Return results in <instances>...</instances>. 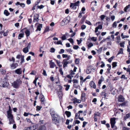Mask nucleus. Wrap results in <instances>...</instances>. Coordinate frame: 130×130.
I'll list each match as a JSON object with an SVG mask.
<instances>
[{
    "label": "nucleus",
    "mask_w": 130,
    "mask_h": 130,
    "mask_svg": "<svg viewBox=\"0 0 130 130\" xmlns=\"http://www.w3.org/2000/svg\"><path fill=\"white\" fill-rule=\"evenodd\" d=\"M58 86L59 88L58 90L59 91L58 92H62L61 90L62 88V87L61 85H58Z\"/></svg>",
    "instance_id": "45"
},
{
    "label": "nucleus",
    "mask_w": 130,
    "mask_h": 130,
    "mask_svg": "<svg viewBox=\"0 0 130 130\" xmlns=\"http://www.w3.org/2000/svg\"><path fill=\"white\" fill-rule=\"evenodd\" d=\"M93 46V44L92 43H90L88 45V48H89L91 47L92 46Z\"/></svg>",
    "instance_id": "52"
},
{
    "label": "nucleus",
    "mask_w": 130,
    "mask_h": 130,
    "mask_svg": "<svg viewBox=\"0 0 130 130\" xmlns=\"http://www.w3.org/2000/svg\"><path fill=\"white\" fill-rule=\"evenodd\" d=\"M88 123L86 121H84L83 122V124L82 126L83 127H85L86 125Z\"/></svg>",
    "instance_id": "50"
},
{
    "label": "nucleus",
    "mask_w": 130,
    "mask_h": 130,
    "mask_svg": "<svg viewBox=\"0 0 130 130\" xmlns=\"http://www.w3.org/2000/svg\"><path fill=\"white\" fill-rule=\"evenodd\" d=\"M89 85L91 88L94 89L96 88V86L95 83L93 81H91L89 83Z\"/></svg>",
    "instance_id": "9"
},
{
    "label": "nucleus",
    "mask_w": 130,
    "mask_h": 130,
    "mask_svg": "<svg viewBox=\"0 0 130 130\" xmlns=\"http://www.w3.org/2000/svg\"><path fill=\"white\" fill-rule=\"evenodd\" d=\"M79 48V46L78 45H74L73 46V48L75 50H77Z\"/></svg>",
    "instance_id": "57"
},
{
    "label": "nucleus",
    "mask_w": 130,
    "mask_h": 130,
    "mask_svg": "<svg viewBox=\"0 0 130 130\" xmlns=\"http://www.w3.org/2000/svg\"><path fill=\"white\" fill-rule=\"evenodd\" d=\"M101 115L100 113L98 112H95L94 113V116H100Z\"/></svg>",
    "instance_id": "39"
},
{
    "label": "nucleus",
    "mask_w": 130,
    "mask_h": 130,
    "mask_svg": "<svg viewBox=\"0 0 130 130\" xmlns=\"http://www.w3.org/2000/svg\"><path fill=\"white\" fill-rule=\"evenodd\" d=\"M91 39L92 40L94 41H95L96 40V38L94 37H93L91 38Z\"/></svg>",
    "instance_id": "64"
},
{
    "label": "nucleus",
    "mask_w": 130,
    "mask_h": 130,
    "mask_svg": "<svg viewBox=\"0 0 130 130\" xmlns=\"http://www.w3.org/2000/svg\"><path fill=\"white\" fill-rule=\"evenodd\" d=\"M42 107L41 106H36V110L37 111H39L42 108Z\"/></svg>",
    "instance_id": "33"
},
{
    "label": "nucleus",
    "mask_w": 130,
    "mask_h": 130,
    "mask_svg": "<svg viewBox=\"0 0 130 130\" xmlns=\"http://www.w3.org/2000/svg\"><path fill=\"white\" fill-rule=\"evenodd\" d=\"M52 60L50 61V63L49 64L50 65V67L51 68H53L55 66H56V65L55 64V63L54 62H52Z\"/></svg>",
    "instance_id": "13"
},
{
    "label": "nucleus",
    "mask_w": 130,
    "mask_h": 130,
    "mask_svg": "<svg viewBox=\"0 0 130 130\" xmlns=\"http://www.w3.org/2000/svg\"><path fill=\"white\" fill-rule=\"evenodd\" d=\"M64 50L63 49H62L60 50V51L59 52V53L60 54L62 53H64Z\"/></svg>",
    "instance_id": "60"
},
{
    "label": "nucleus",
    "mask_w": 130,
    "mask_h": 130,
    "mask_svg": "<svg viewBox=\"0 0 130 130\" xmlns=\"http://www.w3.org/2000/svg\"><path fill=\"white\" fill-rule=\"evenodd\" d=\"M76 98H74L72 100L73 101V103L74 104H75V103H79V102H78Z\"/></svg>",
    "instance_id": "27"
},
{
    "label": "nucleus",
    "mask_w": 130,
    "mask_h": 130,
    "mask_svg": "<svg viewBox=\"0 0 130 130\" xmlns=\"http://www.w3.org/2000/svg\"><path fill=\"white\" fill-rule=\"evenodd\" d=\"M86 94L85 93H82L81 99L82 101L83 102H84L85 101L86 99Z\"/></svg>",
    "instance_id": "11"
},
{
    "label": "nucleus",
    "mask_w": 130,
    "mask_h": 130,
    "mask_svg": "<svg viewBox=\"0 0 130 130\" xmlns=\"http://www.w3.org/2000/svg\"><path fill=\"white\" fill-rule=\"evenodd\" d=\"M123 49L122 48H120L119 50V52L117 55L119 54H122L123 53Z\"/></svg>",
    "instance_id": "38"
},
{
    "label": "nucleus",
    "mask_w": 130,
    "mask_h": 130,
    "mask_svg": "<svg viewBox=\"0 0 130 130\" xmlns=\"http://www.w3.org/2000/svg\"><path fill=\"white\" fill-rule=\"evenodd\" d=\"M42 24H39L37 27V28L36 30V31H37L38 30L40 31L41 30V29L42 28Z\"/></svg>",
    "instance_id": "15"
},
{
    "label": "nucleus",
    "mask_w": 130,
    "mask_h": 130,
    "mask_svg": "<svg viewBox=\"0 0 130 130\" xmlns=\"http://www.w3.org/2000/svg\"><path fill=\"white\" fill-rule=\"evenodd\" d=\"M111 69V68H108L107 69V71H106V73L108 74H109L110 73V70Z\"/></svg>",
    "instance_id": "54"
},
{
    "label": "nucleus",
    "mask_w": 130,
    "mask_h": 130,
    "mask_svg": "<svg viewBox=\"0 0 130 130\" xmlns=\"http://www.w3.org/2000/svg\"><path fill=\"white\" fill-rule=\"evenodd\" d=\"M117 24L116 22H115L112 24V26L114 28H116L117 27Z\"/></svg>",
    "instance_id": "46"
},
{
    "label": "nucleus",
    "mask_w": 130,
    "mask_h": 130,
    "mask_svg": "<svg viewBox=\"0 0 130 130\" xmlns=\"http://www.w3.org/2000/svg\"><path fill=\"white\" fill-rule=\"evenodd\" d=\"M22 84V81L20 79H17L15 80L11 84V85L13 87L15 88H19Z\"/></svg>",
    "instance_id": "1"
},
{
    "label": "nucleus",
    "mask_w": 130,
    "mask_h": 130,
    "mask_svg": "<svg viewBox=\"0 0 130 130\" xmlns=\"http://www.w3.org/2000/svg\"><path fill=\"white\" fill-rule=\"evenodd\" d=\"M64 86L65 87H66V88H65L66 91L68 90L70 87V85H64Z\"/></svg>",
    "instance_id": "31"
},
{
    "label": "nucleus",
    "mask_w": 130,
    "mask_h": 130,
    "mask_svg": "<svg viewBox=\"0 0 130 130\" xmlns=\"http://www.w3.org/2000/svg\"><path fill=\"white\" fill-rule=\"evenodd\" d=\"M69 63L68 61H66L64 62L63 64V67L64 68L66 67L67 66V65Z\"/></svg>",
    "instance_id": "43"
},
{
    "label": "nucleus",
    "mask_w": 130,
    "mask_h": 130,
    "mask_svg": "<svg viewBox=\"0 0 130 130\" xmlns=\"http://www.w3.org/2000/svg\"><path fill=\"white\" fill-rule=\"evenodd\" d=\"M24 34L21 33H20L19 34L18 38L19 39H21V38L24 37Z\"/></svg>",
    "instance_id": "29"
},
{
    "label": "nucleus",
    "mask_w": 130,
    "mask_h": 130,
    "mask_svg": "<svg viewBox=\"0 0 130 130\" xmlns=\"http://www.w3.org/2000/svg\"><path fill=\"white\" fill-rule=\"evenodd\" d=\"M116 123V118H111L110 119V123L111 127L113 128Z\"/></svg>",
    "instance_id": "6"
},
{
    "label": "nucleus",
    "mask_w": 130,
    "mask_h": 130,
    "mask_svg": "<svg viewBox=\"0 0 130 130\" xmlns=\"http://www.w3.org/2000/svg\"><path fill=\"white\" fill-rule=\"evenodd\" d=\"M124 42L123 41L122 42L120 43V45L121 47H124Z\"/></svg>",
    "instance_id": "49"
},
{
    "label": "nucleus",
    "mask_w": 130,
    "mask_h": 130,
    "mask_svg": "<svg viewBox=\"0 0 130 130\" xmlns=\"http://www.w3.org/2000/svg\"><path fill=\"white\" fill-rule=\"evenodd\" d=\"M52 120L54 123L56 124H59L61 121H63V119L57 115L52 117Z\"/></svg>",
    "instance_id": "2"
},
{
    "label": "nucleus",
    "mask_w": 130,
    "mask_h": 130,
    "mask_svg": "<svg viewBox=\"0 0 130 130\" xmlns=\"http://www.w3.org/2000/svg\"><path fill=\"white\" fill-rule=\"evenodd\" d=\"M7 117H12L13 115L12 114V111H8L7 112Z\"/></svg>",
    "instance_id": "17"
},
{
    "label": "nucleus",
    "mask_w": 130,
    "mask_h": 130,
    "mask_svg": "<svg viewBox=\"0 0 130 130\" xmlns=\"http://www.w3.org/2000/svg\"><path fill=\"white\" fill-rule=\"evenodd\" d=\"M50 113L52 117H53L54 116L56 115L55 113V111H54V110H51V109L50 110Z\"/></svg>",
    "instance_id": "22"
},
{
    "label": "nucleus",
    "mask_w": 130,
    "mask_h": 130,
    "mask_svg": "<svg viewBox=\"0 0 130 130\" xmlns=\"http://www.w3.org/2000/svg\"><path fill=\"white\" fill-rule=\"evenodd\" d=\"M117 62H112V68H114L116 67V66H117Z\"/></svg>",
    "instance_id": "24"
},
{
    "label": "nucleus",
    "mask_w": 130,
    "mask_h": 130,
    "mask_svg": "<svg viewBox=\"0 0 130 130\" xmlns=\"http://www.w3.org/2000/svg\"><path fill=\"white\" fill-rule=\"evenodd\" d=\"M43 72L42 73L43 75L44 76H47V74L46 73V71L44 69H43Z\"/></svg>",
    "instance_id": "47"
},
{
    "label": "nucleus",
    "mask_w": 130,
    "mask_h": 130,
    "mask_svg": "<svg viewBox=\"0 0 130 130\" xmlns=\"http://www.w3.org/2000/svg\"><path fill=\"white\" fill-rule=\"evenodd\" d=\"M9 119V123L11 124L14 122V120L13 119V116L12 117H7Z\"/></svg>",
    "instance_id": "18"
},
{
    "label": "nucleus",
    "mask_w": 130,
    "mask_h": 130,
    "mask_svg": "<svg viewBox=\"0 0 130 130\" xmlns=\"http://www.w3.org/2000/svg\"><path fill=\"white\" fill-rule=\"evenodd\" d=\"M6 71L5 70H3L2 71H1V73L3 74H5L6 73Z\"/></svg>",
    "instance_id": "63"
},
{
    "label": "nucleus",
    "mask_w": 130,
    "mask_h": 130,
    "mask_svg": "<svg viewBox=\"0 0 130 130\" xmlns=\"http://www.w3.org/2000/svg\"><path fill=\"white\" fill-rule=\"evenodd\" d=\"M65 113L68 118L70 117L71 115V112L69 111H66L65 112Z\"/></svg>",
    "instance_id": "19"
},
{
    "label": "nucleus",
    "mask_w": 130,
    "mask_h": 130,
    "mask_svg": "<svg viewBox=\"0 0 130 130\" xmlns=\"http://www.w3.org/2000/svg\"><path fill=\"white\" fill-rule=\"evenodd\" d=\"M18 66V64L17 63H13L10 65L11 68L12 69L16 68Z\"/></svg>",
    "instance_id": "12"
},
{
    "label": "nucleus",
    "mask_w": 130,
    "mask_h": 130,
    "mask_svg": "<svg viewBox=\"0 0 130 130\" xmlns=\"http://www.w3.org/2000/svg\"><path fill=\"white\" fill-rule=\"evenodd\" d=\"M130 117V114L129 113H128L126 114V116L124 117V118L125 120H126L127 118H129Z\"/></svg>",
    "instance_id": "40"
},
{
    "label": "nucleus",
    "mask_w": 130,
    "mask_h": 130,
    "mask_svg": "<svg viewBox=\"0 0 130 130\" xmlns=\"http://www.w3.org/2000/svg\"><path fill=\"white\" fill-rule=\"evenodd\" d=\"M79 61L80 59L79 58H76L75 61V63L76 64H79Z\"/></svg>",
    "instance_id": "35"
},
{
    "label": "nucleus",
    "mask_w": 130,
    "mask_h": 130,
    "mask_svg": "<svg viewBox=\"0 0 130 130\" xmlns=\"http://www.w3.org/2000/svg\"><path fill=\"white\" fill-rule=\"evenodd\" d=\"M50 30L49 27L48 26H47L45 28L43 33H44L48 32Z\"/></svg>",
    "instance_id": "25"
},
{
    "label": "nucleus",
    "mask_w": 130,
    "mask_h": 130,
    "mask_svg": "<svg viewBox=\"0 0 130 130\" xmlns=\"http://www.w3.org/2000/svg\"><path fill=\"white\" fill-rule=\"evenodd\" d=\"M97 28H98V29H101L102 28V26L101 25H99Z\"/></svg>",
    "instance_id": "62"
},
{
    "label": "nucleus",
    "mask_w": 130,
    "mask_h": 130,
    "mask_svg": "<svg viewBox=\"0 0 130 130\" xmlns=\"http://www.w3.org/2000/svg\"><path fill=\"white\" fill-rule=\"evenodd\" d=\"M127 102L126 101L123 102V103H122L120 104L119 106H123L125 105L127 103Z\"/></svg>",
    "instance_id": "34"
},
{
    "label": "nucleus",
    "mask_w": 130,
    "mask_h": 130,
    "mask_svg": "<svg viewBox=\"0 0 130 130\" xmlns=\"http://www.w3.org/2000/svg\"><path fill=\"white\" fill-rule=\"evenodd\" d=\"M79 3V1H78L75 3H71L70 5V7L72 8H74V6H78Z\"/></svg>",
    "instance_id": "7"
},
{
    "label": "nucleus",
    "mask_w": 130,
    "mask_h": 130,
    "mask_svg": "<svg viewBox=\"0 0 130 130\" xmlns=\"http://www.w3.org/2000/svg\"><path fill=\"white\" fill-rule=\"evenodd\" d=\"M25 33L26 37H27L29 36L30 34V31L29 30L27 29H26L25 31Z\"/></svg>",
    "instance_id": "20"
},
{
    "label": "nucleus",
    "mask_w": 130,
    "mask_h": 130,
    "mask_svg": "<svg viewBox=\"0 0 130 130\" xmlns=\"http://www.w3.org/2000/svg\"><path fill=\"white\" fill-rule=\"evenodd\" d=\"M61 39L62 40H64L66 39V37L65 35H63L61 37Z\"/></svg>",
    "instance_id": "56"
},
{
    "label": "nucleus",
    "mask_w": 130,
    "mask_h": 130,
    "mask_svg": "<svg viewBox=\"0 0 130 130\" xmlns=\"http://www.w3.org/2000/svg\"><path fill=\"white\" fill-rule=\"evenodd\" d=\"M80 116V114L78 113V112L76 113L75 115V119L76 118L77 119H78V117H79Z\"/></svg>",
    "instance_id": "32"
},
{
    "label": "nucleus",
    "mask_w": 130,
    "mask_h": 130,
    "mask_svg": "<svg viewBox=\"0 0 130 130\" xmlns=\"http://www.w3.org/2000/svg\"><path fill=\"white\" fill-rule=\"evenodd\" d=\"M130 10V5L126 6L124 9V11L126 12Z\"/></svg>",
    "instance_id": "16"
},
{
    "label": "nucleus",
    "mask_w": 130,
    "mask_h": 130,
    "mask_svg": "<svg viewBox=\"0 0 130 130\" xmlns=\"http://www.w3.org/2000/svg\"><path fill=\"white\" fill-rule=\"evenodd\" d=\"M101 79H100L98 82V84L99 86H100V85L101 84L102 82L104 81V79L103 78V79H102V78H103V76H102L101 77Z\"/></svg>",
    "instance_id": "26"
},
{
    "label": "nucleus",
    "mask_w": 130,
    "mask_h": 130,
    "mask_svg": "<svg viewBox=\"0 0 130 130\" xmlns=\"http://www.w3.org/2000/svg\"><path fill=\"white\" fill-rule=\"evenodd\" d=\"M69 41L72 44H73L74 43L73 40V39L70 38L68 39Z\"/></svg>",
    "instance_id": "44"
},
{
    "label": "nucleus",
    "mask_w": 130,
    "mask_h": 130,
    "mask_svg": "<svg viewBox=\"0 0 130 130\" xmlns=\"http://www.w3.org/2000/svg\"><path fill=\"white\" fill-rule=\"evenodd\" d=\"M86 26L85 25H82L81 26V29L82 30H84L86 28Z\"/></svg>",
    "instance_id": "53"
},
{
    "label": "nucleus",
    "mask_w": 130,
    "mask_h": 130,
    "mask_svg": "<svg viewBox=\"0 0 130 130\" xmlns=\"http://www.w3.org/2000/svg\"><path fill=\"white\" fill-rule=\"evenodd\" d=\"M2 87L3 88H8L9 87V84L7 80L4 79L2 81Z\"/></svg>",
    "instance_id": "3"
},
{
    "label": "nucleus",
    "mask_w": 130,
    "mask_h": 130,
    "mask_svg": "<svg viewBox=\"0 0 130 130\" xmlns=\"http://www.w3.org/2000/svg\"><path fill=\"white\" fill-rule=\"evenodd\" d=\"M23 51L24 53H26L28 52L29 49L27 47H26L23 49Z\"/></svg>",
    "instance_id": "23"
},
{
    "label": "nucleus",
    "mask_w": 130,
    "mask_h": 130,
    "mask_svg": "<svg viewBox=\"0 0 130 130\" xmlns=\"http://www.w3.org/2000/svg\"><path fill=\"white\" fill-rule=\"evenodd\" d=\"M46 128L44 125H41L39 126V129L37 130H46Z\"/></svg>",
    "instance_id": "14"
},
{
    "label": "nucleus",
    "mask_w": 130,
    "mask_h": 130,
    "mask_svg": "<svg viewBox=\"0 0 130 130\" xmlns=\"http://www.w3.org/2000/svg\"><path fill=\"white\" fill-rule=\"evenodd\" d=\"M4 14L7 16L9 15L10 13L8 12V11L6 10H4Z\"/></svg>",
    "instance_id": "37"
},
{
    "label": "nucleus",
    "mask_w": 130,
    "mask_h": 130,
    "mask_svg": "<svg viewBox=\"0 0 130 130\" xmlns=\"http://www.w3.org/2000/svg\"><path fill=\"white\" fill-rule=\"evenodd\" d=\"M39 99H40V101L41 102V104L45 105V103L46 101L44 96L42 93H41L40 94Z\"/></svg>",
    "instance_id": "5"
},
{
    "label": "nucleus",
    "mask_w": 130,
    "mask_h": 130,
    "mask_svg": "<svg viewBox=\"0 0 130 130\" xmlns=\"http://www.w3.org/2000/svg\"><path fill=\"white\" fill-rule=\"evenodd\" d=\"M8 30H6L5 32H4L3 33V36H6L8 35Z\"/></svg>",
    "instance_id": "41"
},
{
    "label": "nucleus",
    "mask_w": 130,
    "mask_h": 130,
    "mask_svg": "<svg viewBox=\"0 0 130 130\" xmlns=\"http://www.w3.org/2000/svg\"><path fill=\"white\" fill-rule=\"evenodd\" d=\"M55 51V49L54 48L52 47L50 49V52L51 53H54Z\"/></svg>",
    "instance_id": "51"
},
{
    "label": "nucleus",
    "mask_w": 130,
    "mask_h": 130,
    "mask_svg": "<svg viewBox=\"0 0 130 130\" xmlns=\"http://www.w3.org/2000/svg\"><path fill=\"white\" fill-rule=\"evenodd\" d=\"M57 94L59 98H61L63 95L62 92H58L57 93Z\"/></svg>",
    "instance_id": "28"
},
{
    "label": "nucleus",
    "mask_w": 130,
    "mask_h": 130,
    "mask_svg": "<svg viewBox=\"0 0 130 130\" xmlns=\"http://www.w3.org/2000/svg\"><path fill=\"white\" fill-rule=\"evenodd\" d=\"M37 7L38 8L41 9L43 8L44 7V6L42 5H41L40 6H37Z\"/></svg>",
    "instance_id": "55"
},
{
    "label": "nucleus",
    "mask_w": 130,
    "mask_h": 130,
    "mask_svg": "<svg viewBox=\"0 0 130 130\" xmlns=\"http://www.w3.org/2000/svg\"><path fill=\"white\" fill-rule=\"evenodd\" d=\"M26 28H25L23 29H21L20 31V32H21V34H23L24 35V30L26 29Z\"/></svg>",
    "instance_id": "61"
},
{
    "label": "nucleus",
    "mask_w": 130,
    "mask_h": 130,
    "mask_svg": "<svg viewBox=\"0 0 130 130\" xmlns=\"http://www.w3.org/2000/svg\"><path fill=\"white\" fill-rule=\"evenodd\" d=\"M70 74L71 76H73L72 75L75 74V73L73 71L71 70L70 71Z\"/></svg>",
    "instance_id": "48"
},
{
    "label": "nucleus",
    "mask_w": 130,
    "mask_h": 130,
    "mask_svg": "<svg viewBox=\"0 0 130 130\" xmlns=\"http://www.w3.org/2000/svg\"><path fill=\"white\" fill-rule=\"evenodd\" d=\"M62 68H60L59 70V71L61 75L62 76H63V72L62 71Z\"/></svg>",
    "instance_id": "42"
},
{
    "label": "nucleus",
    "mask_w": 130,
    "mask_h": 130,
    "mask_svg": "<svg viewBox=\"0 0 130 130\" xmlns=\"http://www.w3.org/2000/svg\"><path fill=\"white\" fill-rule=\"evenodd\" d=\"M70 20V17H66L62 20V23L61 24V26H63L67 24L69 22Z\"/></svg>",
    "instance_id": "4"
},
{
    "label": "nucleus",
    "mask_w": 130,
    "mask_h": 130,
    "mask_svg": "<svg viewBox=\"0 0 130 130\" xmlns=\"http://www.w3.org/2000/svg\"><path fill=\"white\" fill-rule=\"evenodd\" d=\"M125 98L122 95H119L118 97V100L120 102H123L124 101Z\"/></svg>",
    "instance_id": "8"
},
{
    "label": "nucleus",
    "mask_w": 130,
    "mask_h": 130,
    "mask_svg": "<svg viewBox=\"0 0 130 130\" xmlns=\"http://www.w3.org/2000/svg\"><path fill=\"white\" fill-rule=\"evenodd\" d=\"M15 73L18 74H21L22 72V71L21 70V68L18 69H16L14 71Z\"/></svg>",
    "instance_id": "10"
},
{
    "label": "nucleus",
    "mask_w": 130,
    "mask_h": 130,
    "mask_svg": "<svg viewBox=\"0 0 130 130\" xmlns=\"http://www.w3.org/2000/svg\"><path fill=\"white\" fill-rule=\"evenodd\" d=\"M71 75L70 74L68 75L67 76V77L70 79H72V77H73V76H71Z\"/></svg>",
    "instance_id": "58"
},
{
    "label": "nucleus",
    "mask_w": 130,
    "mask_h": 130,
    "mask_svg": "<svg viewBox=\"0 0 130 130\" xmlns=\"http://www.w3.org/2000/svg\"><path fill=\"white\" fill-rule=\"evenodd\" d=\"M36 126L35 125H33L29 127L30 128V130H35L36 128Z\"/></svg>",
    "instance_id": "30"
},
{
    "label": "nucleus",
    "mask_w": 130,
    "mask_h": 130,
    "mask_svg": "<svg viewBox=\"0 0 130 130\" xmlns=\"http://www.w3.org/2000/svg\"><path fill=\"white\" fill-rule=\"evenodd\" d=\"M106 94L107 93L105 91V90H103L100 94V95L101 96H104L105 98L106 96Z\"/></svg>",
    "instance_id": "21"
},
{
    "label": "nucleus",
    "mask_w": 130,
    "mask_h": 130,
    "mask_svg": "<svg viewBox=\"0 0 130 130\" xmlns=\"http://www.w3.org/2000/svg\"><path fill=\"white\" fill-rule=\"evenodd\" d=\"M24 62V56H23L21 57V64L22 63Z\"/></svg>",
    "instance_id": "59"
},
{
    "label": "nucleus",
    "mask_w": 130,
    "mask_h": 130,
    "mask_svg": "<svg viewBox=\"0 0 130 130\" xmlns=\"http://www.w3.org/2000/svg\"><path fill=\"white\" fill-rule=\"evenodd\" d=\"M115 58V56H113L109 58L108 60V61L109 62H111L112 60Z\"/></svg>",
    "instance_id": "36"
}]
</instances>
